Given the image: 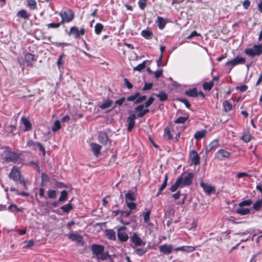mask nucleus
I'll use <instances>...</instances> for the list:
<instances>
[{
  "label": "nucleus",
  "instance_id": "39448f33",
  "mask_svg": "<svg viewBox=\"0 0 262 262\" xmlns=\"http://www.w3.org/2000/svg\"><path fill=\"white\" fill-rule=\"evenodd\" d=\"M85 33V30L84 28H81L79 30L77 26H74L70 28L68 34L72 35L75 39H77L80 38V35H84Z\"/></svg>",
  "mask_w": 262,
  "mask_h": 262
},
{
  "label": "nucleus",
  "instance_id": "2eb2a0df",
  "mask_svg": "<svg viewBox=\"0 0 262 262\" xmlns=\"http://www.w3.org/2000/svg\"><path fill=\"white\" fill-rule=\"evenodd\" d=\"M9 177L14 181H17L20 178V172L17 168L14 167L9 174Z\"/></svg>",
  "mask_w": 262,
  "mask_h": 262
},
{
  "label": "nucleus",
  "instance_id": "423d86ee",
  "mask_svg": "<svg viewBox=\"0 0 262 262\" xmlns=\"http://www.w3.org/2000/svg\"><path fill=\"white\" fill-rule=\"evenodd\" d=\"M26 146L31 147L33 150H36L38 148L39 150L42 153L43 156L46 155V150L42 145L38 142H34L32 140H28Z\"/></svg>",
  "mask_w": 262,
  "mask_h": 262
},
{
  "label": "nucleus",
  "instance_id": "f257e3e1",
  "mask_svg": "<svg viewBox=\"0 0 262 262\" xmlns=\"http://www.w3.org/2000/svg\"><path fill=\"white\" fill-rule=\"evenodd\" d=\"M4 156L2 159L3 163L10 162L16 163L19 159L20 154L11 150L9 146H5L4 148Z\"/></svg>",
  "mask_w": 262,
  "mask_h": 262
},
{
  "label": "nucleus",
  "instance_id": "79ce46f5",
  "mask_svg": "<svg viewBox=\"0 0 262 262\" xmlns=\"http://www.w3.org/2000/svg\"><path fill=\"white\" fill-rule=\"evenodd\" d=\"M104 29V26L100 23H97L95 26V32L97 35H99Z\"/></svg>",
  "mask_w": 262,
  "mask_h": 262
},
{
  "label": "nucleus",
  "instance_id": "4d7b16f0",
  "mask_svg": "<svg viewBox=\"0 0 262 262\" xmlns=\"http://www.w3.org/2000/svg\"><path fill=\"white\" fill-rule=\"evenodd\" d=\"M180 188V186L179 185V181H177V180H176V181L175 182V183L171 185V186L170 187V188H169V190L171 191V192H174L176 191L178 188Z\"/></svg>",
  "mask_w": 262,
  "mask_h": 262
},
{
  "label": "nucleus",
  "instance_id": "72a5a7b5",
  "mask_svg": "<svg viewBox=\"0 0 262 262\" xmlns=\"http://www.w3.org/2000/svg\"><path fill=\"white\" fill-rule=\"evenodd\" d=\"M214 85L213 81L209 82H205L203 84V88L205 91H210Z\"/></svg>",
  "mask_w": 262,
  "mask_h": 262
},
{
  "label": "nucleus",
  "instance_id": "b1692460",
  "mask_svg": "<svg viewBox=\"0 0 262 262\" xmlns=\"http://www.w3.org/2000/svg\"><path fill=\"white\" fill-rule=\"evenodd\" d=\"M21 121L25 126L24 131H28L32 129V124L27 118L21 117Z\"/></svg>",
  "mask_w": 262,
  "mask_h": 262
},
{
  "label": "nucleus",
  "instance_id": "8fccbe9b",
  "mask_svg": "<svg viewBox=\"0 0 262 262\" xmlns=\"http://www.w3.org/2000/svg\"><path fill=\"white\" fill-rule=\"evenodd\" d=\"M61 128L60 121L58 120H56L54 122V125L52 126V130L53 132H56Z\"/></svg>",
  "mask_w": 262,
  "mask_h": 262
},
{
  "label": "nucleus",
  "instance_id": "680f3d73",
  "mask_svg": "<svg viewBox=\"0 0 262 262\" xmlns=\"http://www.w3.org/2000/svg\"><path fill=\"white\" fill-rule=\"evenodd\" d=\"M147 0H139L138 2V5L140 9L144 10L146 6V3Z\"/></svg>",
  "mask_w": 262,
  "mask_h": 262
},
{
  "label": "nucleus",
  "instance_id": "864d4df0",
  "mask_svg": "<svg viewBox=\"0 0 262 262\" xmlns=\"http://www.w3.org/2000/svg\"><path fill=\"white\" fill-rule=\"evenodd\" d=\"M164 136L165 138H166L168 140H171L172 138V136L171 135V133L168 127L165 128Z\"/></svg>",
  "mask_w": 262,
  "mask_h": 262
},
{
  "label": "nucleus",
  "instance_id": "f03ea898",
  "mask_svg": "<svg viewBox=\"0 0 262 262\" xmlns=\"http://www.w3.org/2000/svg\"><path fill=\"white\" fill-rule=\"evenodd\" d=\"M194 176V175L193 172H189L184 177H183L182 175L180 176L177 179V181H179L180 188H183L190 186L192 184Z\"/></svg>",
  "mask_w": 262,
  "mask_h": 262
},
{
  "label": "nucleus",
  "instance_id": "5701e85b",
  "mask_svg": "<svg viewBox=\"0 0 262 262\" xmlns=\"http://www.w3.org/2000/svg\"><path fill=\"white\" fill-rule=\"evenodd\" d=\"M90 146L94 152V155L98 157L100 154L101 146L94 143L91 144Z\"/></svg>",
  "mask_w": 262,
  "mask_h": 262
},
{
  "label": "nucleus",
  "instance_id": "0e129e2a",
  "mask_svg": "<svg viewBox=\"0 0 262 262\" xmlns=\"http://www.w3.org/2000/svg\"><path fill=\"white\" fill-rule=\"evenodd\" d=\"M167 181H168V175H167V174H165L164 182H163V184L161 185V187H160V189H161V190H163L166 188V187L167 185Z\"/></svg>",
  "mask_w": 262,
  "mask_h": 262
},
{
  "label": "nucleus",
  "instance_id": "a878e982",
  "mask_svg": "<svg viewBox=\"0 0 262 262\" xmlns=\"http://www.w3.org/2000/svg\"><path fill=\"white\" fill-rule=\"evenodd\" d=\"M151 60H146L143 61L141 63L138 64L137 67L134 68V71H137L139 72H141L142 70H143L145 67L147 63L150 64L151 63Z\"/></svg>",
  "mask_w": 262,
  "mask_h": 262
},
{
  "label": "nucleus",
  "instance_id": "2f4dec72",
  "mask_svg": "<svg viewBox=\"0 0 262 262\" xmlns=\"http://www.w3.org/2000/svg\"><path fill=\"white\" fill-rule=\"evenodd\" d=\"M141 35L147 39H150L152 38L153 33L151 31L148 30H143L141 32Z\"/></svg>",
  "mask_w": 262,
  "mask_h": 262
},
{
  "label": "nucleus",
  "instance_id": "412c9836",
  "mask_svg": "<svg viewBox=\"0 0 262 262\" xmlns=\"http://www.w3.org/2000/svg\"><path fill=\"white\" fill-rule=\"evenodd\" d=\"M195 250L194 247L190 246H184L181 247H179L176 248L175 250L176 251H182L183 252H186L187 253H190L194 251Z\"/></svg>",
  "mask_w": 262,
  "mask_h": 262
},
{
  "label": "nucleus",
  "instance_id": "052dcab7",
  "mask_svg": "<svg viewBox=\"0 0 262 262\" xmlns=\"http://www.w3.org/2000/svg\"><path fill=\"white\" fill-rule=\"evenodd\" d=\"M27 6L30 9L34 10L36 8V3L34 0H29L28 2Z\"/></svg>",
  "mask_w": 262,
  "mask_h": 262
},
{
  "label": "nucleus",
  "instance_id": "ddd939ff",
  "mask_svg": "<svg viewBox=\"0 0 262 262\" xmlns=\"http://www.w3.org/2000/svg\"><path fill=\"white\" fill-rule=\"evenodd\" d=\"M189 157L192 164L196 165L200 163V157L195 150L190 152Z\"/></svg>",
  "mask_w": 262,
  "mask_h": 262
},
{
  "label": "nucleus",
  "instance_id": "7c9ffc66",
  "mask_svg": "<svg viewBox=\"0 0 262 262\" xmlns=\"http://www.w3.org/2000/svg\"><path fill=\"white\" fill-rule=\"evenodd\" d=\"M98 259H100L101 260H105L107 259H112V256L109 255L108 252H102L99 256L97 257Z\"/></svg>",
  "mask_w": 262,
  "mask_h": 262
},
{
  "label": "nucleus",
  "instance_id": "dca6fc26",
  "mask_svg": "<svg viewBox=\"0 0 262 262\" xmlns=\"http://www.w3.org/2000/svg\"><path fill=\"white\" fill-rule=\"evenodd\" d=\"M159 250L165 255H169L172 252V247L167 244L162 245L159 247Z\"/></svg>",
  "mask_w": 262,
  "mask_h": 262
},
{
  "label": "nucleus",
  "instance_id": "13d9d810",
  "mask_svg": "<svg viewBox=\"0 0 262 262\" xmlns=\"http://www.w3.org/2000/svg\"><path fill=\"white\" fill-rule=\"evenodd\" d=\"M61 25H62V24H61V21H60L57 23H50V24H48L47 26L48 28L57 29Z\"/></svg>",
  "mask_w": 262,
  "mask_h": 262
},
{
  "label": "nucleus",
  "instance_id": "393cba45",
  "mask_svg": "<svg viewBox=\"0 0 262 262\" xmlns=\"http://www.w3.org/2000/svg\"><path fill=\"white\" fill-rule=\"evenodd\" d=\"M118 239L121 242H126L128 239V236L125 233L120 231H117Z\"/></svg>",
  "mask_w": 262,
  "mask_h": 262
},
{
  "label": "nucleus",
  "instance_id": "e2e57ef3",
  "mask_svg": "<svg viewBox=\"0 0 262 262\" xmlns=\"http://www.w3.org/2000/svg\"><path fill=\"white\" fill-rule=\"evenodd\" d=\"M146 99V96L145 95H142L141 96L137 98L136 100V101L134 102L135 104H138L142 103L144 101H145Z\"/></svg>",
  "mask_w": 262,
  "mask_h": 262
},
{
  "label": "nucleus",
  "instance_id": "603ef678",
  "mask_svg": "<svg viewBox=\"0 0 262 262\" xmlns=\"http://www.w3.org/2000/svg\"><path fill=\"white\" fill-rule=\"evenodd\" d=\"M41 183L40 184V185L43 187L44 186V182H48L49 181V176L45 173L42 172L41 173Z\"/></svg>",
  "mask_w": 262,
  "mask_h": 262
},
{
  "label": "nucleus",
  "instance_id": "0eeeda50",
  "mask_svg": "<svg viewBox=\"0 0 262 262\" xmlns=\"http://www.w3.org/2000/svg\"><path fill=\"white\" fill-rule=\"evenodd\" d=\"M129 115L126 119V122L127 125V132H131L135 127V120L138 118L135 113L131 112H128Z\"/></svg>",
  "mask_w": 262,
  "mask_h": 262
},
{
  "label": "nucleus",
  "instance_id": "1a4fd4ad",
  "mask_svg": "<svg viewBox=\"0 0 262 262\" xmlns=\"http://www.w3.org/2000/svg\"><path fill=\"white\" fill-rule=\"evenodd\" d=\"M130 240L136 246L144 245L145 244L136 232L133 233L130 238Z\"/></svg>",
  "mask_w": 262,
  "mask_h": 262
},
{
  "label": "nucleus",
  "instance_id": "aec40b11",
  "mask_svg": "<svg viewBox=\"0 0 262 262\" xmlns=\"http://www.w3.org/2000/svg\"><path fill=\"white\" fill-rule=\"evenodd\" d=\"M219 144V141L217 139H214L212 141L210 144L206 146L205 149V151L206 154H208L210 151H211L214 148L217 147Z\"/></svg>",
  "mask_w": 262,
  "mask_h": 262
},
{
  "label": "nucleus",
  "instance_id": "f3484780",
  "mask_svg": "<svg viewBox=\"0 0 262 262\" xmlns=\"http://www.w3.org/2000/svg\"><path fill=\"white\" fill-rule=\"evenodd\" d=\"M67 236L72 241H75L78 243H81L83 242L82 236L75 234L72 232L69 233Z\"/></svg>",
  "mask_w": 262,
  "mask_h": 262
},
{
  "label": "nucleus",
  "instance_id": "c85d7f7f",
  "mask_svg": "<svg viewBox=\"0 0 262 262\" xmlns=\"http://www.w3.org/2000/svg\"><path fill=\"white\" fill-rule=\"evenodd\" d=\"M107 238L111 240H116V232L113 229H107L105 233Z\"/></svg>",
  "mask_w": 262,
  "mask_h": 262
},
{
  "label": "nucleus",
  "instance_id": "bb28decb",
  "mask_svg": "<svg viewBox=\"0 0 262 262\" xmlns=\"http://www.w3.org/2000/svg\"><path fill=\"white\" fill-rule=\"evenodd\" d=\"M25 60L28 63H30L31 62L33 61L37 60V57H35V56L30 53H27L25 55Z\"/></svg>",
  "mask_w": 262,
  "mask_h": 262
},
{
  "label": "nucleus",
  "instance_id": "c9c22d12",
  "mask_svg": "<svg viewBox=\"0 0 262 262\" xmlns=\"http://www.w3.org/2000/svg\"><path fill=\"white\" fill-rule=\"evenodd\" d=\"M240 139L244 142L248 143L251 140V136L249 132H244L243 133V135Z\"/></svg>",
  "mask_w": 262,
  "mask_h": 262
},
{
  "label": "nucleus",
  "instance_id": "f8f14e48",
  "mask_svg": "<svg viewBox=\"0 0 262 262\" xmlns=\"http://www.w3.org/2000/svg\"><path fill=\"white\" fill-rule=\"evenodd\" d=\"M231 155L230 152L224 150L220 149L215 155V157L220 160H223L225 158H228Z\"/></svg>",
  "mask_w": 262,
  "mask_h": 262
},
{
  "label": "nucleus",
  "instance_id": "de8ad7c7",
  "mask_svg": "<svg viewBox=\"0 0 262 262\" xmlns=\"http://www.w3.org/2000/svg\"><path fill=\"white\" fill-rule=\"evenodd\" d=\"M223 107L224 111L228 112L232 110V105L228 101H225L223 103Z\"/></svg>",
  "mask_w": 262,
  "mask_h": 262
},
{
  "label": "nucleus",
  "instance_id": "6e6552de",
  "mask_svg": "<svg viewBox=\"0 0 262 262\" xmlns=\"http://www.w3.org/2000/svg\"><path fill=\"white\" fill-rule=\"evenodd\" d=\"M246 62V59L238 56H236L233 59L228 61L226 62L225 65L226 66H231V68L235 66L240 64H244Z\"/></svg>",
  "mask_w": 262,
  "mask_h": 262
},
{
  "label": "nucleus",
  "instance_id": "a18cd8bd",
  "mask_svg": "<svg viewBox=\"0 0 262 262\" xmlns=\"http://www.w3.org/2000/svg\"><path fill=\"white\" fill-rule=\"evenodd\" d=\"M136 112H138V114L136 115L137 117L138 118H142L144 117L146 114L149 112V110L148 108H146L143 110V108L142 110V111H135Z\"/></svg>",
  "mask_w": 262,
  "mask_h": 262
},
{
  "label": "nucleus",
  "instance_id": "e433bc0d",
  "mask_svg": "<svg viewBox=\"0 0 262 262\" xmlns=\"http://www.w3.org/2000/svg\"><path fill=\"white\" fill-rule=\"evenodd\" d=\"M73 207L71 203H68L60 207V209L63 212L68 213L71 210L73 209Z\"/></svg>",
  "mask_w": 262,
  "mask_h": 262
},
{
  "label": "nucleus",
  "instance_id": "c756f323",
  "mask_svg": "<svg viewBox=\"0 0 262 262\" xmlns=\"http://www.w3.org/2000/svg\"><path fill=\"white\" fill-rule=\"evenodd\" d=\"M8 128L9 129L8 136H10L11 137H13L17 134V133L15 132L16 130V124H11V125H9L8 127Z\"/></svg>",
  "mask_w": 262,
  "mask_h": 262
},
{
  "label": "nucleus",
  "instance_id": "7ed1b4c3",
  "mask_svg": "<svg viewBox=\"0 0 262 262\" xmlns=\"http://www.w3.org/2000/svg\"><path fill=\"white\" fill-rule=\"evenodd\" d=\"M244 52L251 58H253L256 56H259L262 54V43L254 45L251 48H246Z\"/></svg>",
  "mask_w": 262,
  "mask_h": 262
},
{
  "label": "nucleus",
  "instance_id": "ea45409f",
  "mask_svg": "<svg viewBox=\"0 0 262 262\" xmlns=\"http://www.w3.org/2000/svg\"><path fill=\"white\" fill-rule=\"evenodd\" d=\"M262 207V199L257 200L253 205V208L255 211H259Z\"/></svg>",
  "mask_w": 262,
  "mask_h": 262
},
{
  "label": "nucleus",
  "instance_id": "9b49d317",
  "mask_svg": "<svg viewBox=\"0 0 262 262\" xmlns=\"http://www.w3.org/2000/svg\"><path fill=\"white\" fill-rule=\"evenodd\" d=\"M92 251L93 254L97 257L100 254L104 251V247L101 245L93 244L92 245Z\"/></svg>",
  "mask_w": 262,
  "mask_h": 262
},
{
  "label": "nucleus",
  "instance_id": "cd10ccee",
  "mask_svg": "<svg viewBox=\"0 0 262 262\" xmlns=\"http://www.w3.org/2000/svg\"><path fill=\"white\" fill-rule=\"evenodd\" d=\"M17 16L19 17L27 19L29 18L30 14L26 10L22 9L17 12Z\"/></svg>",
  "mask_w": 262,
  "mask_h": 262
},
{
  "label": "nucleus",
  "instance_id": "69168bd1",
  "mask_svg": "<svg viewBox=\"0 0 262 262\" xmlns=\"http://www.w3.org/2000/svg\"><path fill=\"white\" fill-rule=\"evenodd\" d=\"M126 205L128 207V208L130 210V211H132L136 208L137 205L136 203L133 202H126Z\"/></svg>",
  "mask_w": 262,
  "mask_h": 262
},
{
  "label": "nucleus",
  "instance_id": "bf43d9fd",
  "mask_svg": "<svg viewBox=\"0 0 262 262\" xmlns=\"http://www.w3.org/2000/svg\"><path fill=\"white\" fill-rule=\"evenodd\" d=\"M150 213V210H147L144 215V221L147 224L149 222Z\"/></svg>",
  "mask_w": 262,
  "mask_h": 262
},
{
  "label": "nucleus",
  "instance_id": "a211bd4d",
  "mask_svg": "<svg viewBox=\"0 0 262 262\" xmlns=\"http://www.w3.org/2000/svg\"><path fill=\"white\" fill-rule=\"evenodd\" d=\"M200 186L203 188V190L208 194H210L215 191L214 188L207 183L203 182L200 183Z\"/></svg>",
  "mask_w": 262,
  "mask_h": 262
},
{
  "label": "nucleus",
  "instance_id": "20e7f679",
  "mask_svg": "<svg viewBox=\"0 0 262 262\" xmlns=\"http://www.w3.org/2000/svg\"><path fill=\"white\" fill-rule=\"evenodd\" d=\"M60 16L61 17V24L68 23L72 21L75 17L74 11L70 9L61 11L59 13Z\"/></svg>",
  "mask_w": 262,
  "mask_h": 262
},
{
  "label": "nucleus",
  "instance_id": "338daca9",
  "mask_svg": "<svg viewBox=\"0 0 262 262\" xmlns=\"http://www.w3.org/2000/svg\"><path fill=\"white\" fill-rule=\"evenodd\" d=\"M153 85L152 83H147L146 82L144 85V86L142 88V90L144 91L149 90L151 89L152 86Z\"/></svg>",
  "mask_w": 262,
  "mask_h": 262
},
{
  "label": "nucleus",
  "instance_id": "4468645a",
  "mask_svg": "<svg viewBox=\"0 0 262 262\" xmlns=\"http://www.w3.org/2000/svg\"><path fill=\"white\" fill-rule=\"evenodd\" d=\"M168 22V19L167 18H164L160 16H158L156 20V23L160 30H163Z\"/></svg>",
  "mask_w": 262,
  "mask_h": 262
},
{
  "label": "nucleus",
  "instance_id": "4c0bfd02",
  "mask_svg": "<svg viewBox=\"0 0 262 262\" xmlns=\"http://www.w3.org/2000/svg\"><path fill=\"white\" fill-rule=\"evenodd\" d=\"M156 96L159 98V100L161 101H165L168 99L167 95L163 91L160 92Z\"/></svg>",
  "mask_w": 262,
  "mask_h": 262
},
{
  "label": "nucleus",
  "instance_id": "09e8293b",
  "mask_svg": "<svg viewBox=\"0 0 262 262\" xmlns=\"http://www.w3.org/2000/svg\"><path fill=\"white\" fill-rule=\"evenodd\" d=\"M252 204V201L251 199L246 200L241 202L238 206L241 207L243 206H249Z\"/></svg>",
  "mask_w": 262,
  "mask_h": 262
},
{
  "label": "nucleus",
  "instance_id": "49530a36",
  "mask_svg": "<svg viewBox=\"0 0 262 262\" xmlns=\"http://www.w3.org/2000/svg\"><path fill=\"white\" fill-rule=\"evenodd\" d=\"M188 116L179 117L174 121V122L176 124H183L188 119Z\"/></svg>",
  "mask_w": 262,
  "mask_h": 262
},
{
  "label": "nucleus",
  "instance_id": "3c124183",
  "mask_svg": "<svg viewBox=\"0 0 262 262\" xmlns=\"http://www.w3.org/2000/svg\"><path fill=\"white\" fill-rule=\"evenodd\" d=\"M47 195L49 198L54 199L56 198V191L55 190H49L47 191Z\"/></svg>",
  "mask_w": 262,
  "mask_h": 262
},
{
  "label": "nucleus",
  "instance_id": "473e14b6",
  "mask_svg": "<svg viewBox=\"0 0 262 262\" xmlns=\"http://www.w3.org/2000/svg\"><path fill=\"white\" fill-rule=\"evenodd\" d=\"M206 133L207 131L204 129H203L201 131H197L194 135V138L196 140L201 139L205 137Z\"/></svg>",
  "mask_w": 262,
  "mask_h": 262
},
{
  "label": "nucleus",
  "instance_id": "58836bf2",
  "mask_svg": "<svg viewBox=\"0 0 262 262\" xmlns=\"http://www.w3.org/2000/svg\"><path fill=\"white\" fill-rule=\"evenodd\" d=\"M65 56L64 53L61 54L58 57L57 65L59 69H63V66L64 64V61L63 60V58Z\"/></svg>",
  "mask_w": 262,
  "mask_h": 262
},
{
  "label": "nucleus",
  "instance_id": "6ab92c4d",
  "mask_svg": "<svg viewBox=\"0 0 262 262\" xmlns=\"http://www.w3.org/2000/svg\"><path fill=\"white\" fill-rule=\"evenodd\" d=\"M98 139L100 142L103 145L107 144L108 141V137L107 134L105 132H100L99 134Z\"/></svg>",
  "mask_w": 262,
  "mask_h": 262
},
{
  "label": "nucleus",
  "instance_id": "5fc2aeb1",
  "mask_svg": "<svg viewBox=\"0 0 262 262\" xmlns=\"http://www.w3.org/2000/svg\"><path fill=\"white\" fill-rule=\"evenodd\" d=\"M147 251V250L145 248H139L135 250L136 253L139 256H142Z\"/></svg>",
  "mask_w": 262,
  "mask_h": 262
},
{
  "label": "nucleus",
  "instance_id": "f704fd0d",
  "mask_svg": "<svg viewBox=\"0 0 262 262\" xmlns=\"http://www.w3.org/2000/svg\"><path fill=\"white\" fill-rule=\"evenodd\" d=\"M250 212L249 209L242 208V207L236 210V212L241 215L248 214L250 213Z\"/></svg>",
  "mask_w": 262,
  "mask_h": 262
},
{
  "label": "nucleus",
  "instance_id": "774afa93",
  "mask_svg": "<svg viewBox=\"0 0 262 262\" xmlns=\"http://www.w3.org/2000/svg\"><path fill=\"white\" fill-rule=\"evenodd\" d=\"M8 209L10 211L13 212L14 210L20 211V209L17 207L16 205L11 204L9 207Z\"/></svg>",
  "mask_w": 262,
  "mask_h": 262
},
{
  "label": "nucleus",
  "instance_id": "a19ab883",
  "mask_svg": "<svg viewBox=\"0 0 262 262\" xmlns=\"http://www.w3.org/2000/svg\"><path fill=\"white\" fill-rule=\"evenodd\" d=\"M112 103H113V101L112 100L107 99V100L105 102H103L100 105V108L102 109V110H104V109L107 108L111 107Z\"/></svg>",
  "mask_w": 262,
  "mask_h": 262
},
{
  "label": "nucleus",
  "instance_id": "37998d69",
  "mask_svg": "<svg viewBox=\"0 0 262 262\" xmlns=\"http://www.w3.org/2000/svg\"><path fill=\"white\" fill-rule=\"evenodd\" d=\"M68 192L66 190H63L60 192V195L58 199L59 202H64L68 198Z\"/></svg>",
  "mask_w": 262,
  "mask_h": 262
},
{
  "label": "nucleus",
  "instance_id": "9d476101",
  "mask_svg": "<svg viewBox=\"0 0 262 262\" xmlns=\"http://www.w3.org/2000/svg\"><path fill=\"white\" fill-rule=\"evenodd\" d=\"M155 98L152 97H150L147 101L145 102L144 104H139L135 108V111H142V110L144 107L148 108L155 101Z\"/></svg>",
  "mask_w": 262,
  "mask_h": 262
},
{
  "label": "nucleus",
  "instance_id": "6e6d98bb",
  "mask_svg": "<svg viewBox=\"0 0 262 262\" xmlns=\"http://www.w3.org/2000/svg\"><path fill=\"white\" fill-rule=\"evenodd\" d=\"M177 100L185 104L186 107L189 109H190L191 105L188 101L186 98H179Z\"/></svg>",
  "mask_w": 262,
  "mask_h": 262
},
{
  "label": "nucleus",
  "instance_id": "4be33fe9",
  "mask_svg": "<svg viewBox=\"0 0 262 262\" xmlns=\"http://www.w3.org/2000/svg\"><path fill=\"white\" fill-rule=\"evenodd\" d=\"M184 93L188 97H196L198 96L197 89L195 87L186 90Z\"/></svg>",
  "mask_w": 262,
  "mask_h": 262
},
{
  "label": "nucleus",
  "instance_id": "c03bdc74",
  "mask_svg": "<svg viewBox=\"0 0 262 262\" xmlns=\"http://www.w3.org/2000/svg\"><path fill=\"white\" fill-rule=\"evenodd\" d=\"M125 198L126 200H129L131 201H135L136 199L135 196V193L130 191L128 192L125 194Z\"/></svg>",
  "mask_w": 262,
  "mask_h": 262
}]
</instances>
